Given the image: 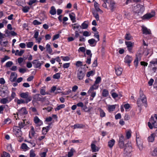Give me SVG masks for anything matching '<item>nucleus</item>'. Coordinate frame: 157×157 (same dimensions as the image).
<instances>
[{
  "label": "nucleus",
  "instance_id": "14",
  "mask_svg": "<svg viewBox=\"0 0 157 157\" xmlns=\"http://www.w3.org/2000/svg\"><path fill=\"white\" fill-rule=\"evenodd\" d=\"M12 100L10 97H7L6 98L0 99V102L1 104H6L10 102Z\"/></svg>",
  "mask_w": 157,
  "mask_h": 157
},
{
  "label": "nucleus",
  "instance_id": "23",
  "mask_svg": "<svg viewBox=\"0 0 157 157\" xmlns=\"http://www.w3.org/2000/svg\"><path fill=\"white\" fill-rule=\"evenodd\" d=\"M69 16L71 20L73 23L76 21V15L74 13L72 12L70 13L69 14Z\"/></svg>",
  "mask_w": 157,
  "mask_h": 157
},
{
  "label": "nucleus",
  "instance_id": "60",
  "mask_svg": "<svg viewBox=\"0 0 157 157\" xmlns=\"http://www.w3.org/2000/svg\"><path fill=\"white\" fill-rule=\"evenodd\" d=\"M28 143H29L30 144V145H29L30 147H34L36 145L35 143L33 141L30 140L29 141Z\"/></svg>",
  "mask_w": 157,
  "mask_h": 157
},
{
  "label": "nucleus",
  "instance_id": "9",
  "mask_svg": "<svg viewBox=\"0 0 157 157\" xmlns=\"http://www.w3.org/2000/svg\"><path fill=\"white\" fill-rule=\"evenodd\" d=\"M144 11V8L143 7H138L137 6H135L133 9V11L134 13L139 14L142 13Z\"/></svg>",
  "mask_w": 157,
  "mask_h": 157
},
{
  "label": "nucleus",
  "instance_id": "54",
  "mask_svg": "<svg viewBox=\"0 0 157 157\" xmlns=\"http://www.w3.org/2000/svg\"><path fill=\"white\" fill-rule=\"evenodd\" d=\"M99 87V85L94 83L90 87L92 88L94 90H97Z\"/></svg>",
  "mask_w": 157,
  "mask_h": 157
},
{
  "label": "nucleus",
  "instance_id": "52",
  "mask_svg": "<svg viewBox=\"0 0 157 157\" xmlns=\"http://www.w3.org/2000/svg\"><path fill=\"white\" fill-rule=\"evenodd\" d=\"M23 123L24 124L25 126H28L30 125V122L29 120H23Z\"/></svg>",
  "mask_w": 157,
  "mask_h": 157
},
{
  "label": "nucleus",
  "instance_id": "56",
  "mask_svg": "<svg viewBox=\"0 0 157 157\" xmlns=\"http://www.w3.org/2000/svg\"><path fill=\"white\" fill-rule=\"evenodd\" d=\"M78 52H81L83 53H85L86 51V48L84 47H80L78 50Z\"/></svg>",
  "mask_w": 157,
  "mask_h": 157
},
{
  "label": "nucleus",
  "instance_id": "24",
  "mask_svg": "<svg viewBox=\"0 0 157 157\" xmlns=\"http://www.w3.org/2000/svg\"><path fill=\"white\" fill-rule=\"evenodd\" d=\"M156 136L155 133H153L151 134L147 138L148 141L149 142H154L155 138Z\"/></svg>",
  "mask_w": 157,
  "mask_h": 157
},
{
  "label": "nucleus",
  "instance_id": "64",
  "mask_svg": "<svg viewBox=\"0 0 157 157\" xmlns=\"http://www.w3.org/2000/svg\"><path fill=\"white\" fill-rule=\"evenodd\" d=\"M152 155L155 156L157 155V148H155L152 151Z\"/></svg>",
  "mask_w": 157,
  "mask_h": 157
},
{
  "label": "nucleus",
  "instance_id": "6",
  "mask_svg": "<svg viewBox=\"0 0 157 157\" xmlns=\"http://www.w3.org/2000/svg\"><path fill=\"white\" fill-rule=\"evenodd\" d=\"M140 100H141L142 102L144 103V106L146 107L147 106V102L146 96L144 94L143 91L141 89L140 90Z\"/></svg>",
  "mask_w": 157,
  "mask_h": 157
},
{
  "label": "nucleus",
  "instance_id": "27",
  "mask_svg": "<svg viewBox=\"0 0 157 157\" xmlns=\"http://www.w3.org/2000/svg\"><path fill=\"white\" fill-rule=\"evenodd\" d=\"M20 148L24 151H26L29 149L27 145L24 143H22L21 144Z\"/></svg>",
  "mask_w": 157,
  "mask_h": 157
},
{
  "label": "nucleus",
  "instance_id": "35",
  "mask_svg": "<svg viewBox=\"0 0 157 157\" xmlns=\"http://www.w3.org/2000/svg\"><path fill=\"white\" fill-rule=\"evenodd\" d=\"M45 48L46 49L47 51L49 54H51L52 53V50L51 47L50 45L49 44H47L46 45Z\"/></svg>",
  "mask_w": 157,
  "mask_h": 157
},
{
  "label": "nucleus",
  "instance_id": "11",
  "mask_svg": "<svg viewBox=\"0 0 157 157\" xmlns=\"http://www.w3.org/2000/svg\"><path fill=\"white\" fill-rule=\"evenodd\" d=\"M136 141L137 146L139 150L140 151H142L143 149L142 141L139 137H138L137 136H136Z\"/></svg>",
  "mask_w": 157,
  "mask_h": 157
},
{
  "label": "nucleus",
  "instance_id": "28",
  "mask_svg": "<svg viewBox=\"0 0 157 157\" xmlns=\"http://www.w3.org/2000/svg\"><path fill=\"white\" fill-rule=\"evenodd\" d=\"M94 7L96 10L97 12H100L101 13H103L102 11L99 8L98 3L96 1H95L94 2Z\"/></svg>",
  "mask_w": 157,
  "mask_h": 157
},
{
  "label": "nucleus",
  "instance_id": "38",
  "mask_svg": "<svg viewBox=\"0 0 157 157\" xmlns=\"http://www.w3.org/2000/svg\"><path fill=\"white\" fill-rule=\"evenodd\" d=\"M40 94H37L35 95L33 98V100L34 101H40L41 98L40 97Z\"/></svg>",
  "mask_w": 157,
  "mask_h": 157
},
{
  "label": "nucleus",
  "instance_id": "22",
  "mask_svg": "<svg viewBox=\"0 0 157 157\" xmlns=\"http://www.w3.org/2000/svg\"><path fill=\"white\" fill-rule=\"evenodd\" d=\"M109 7L112 12H113L115 9V2L113 1H111L109 2Z\"/></svg>",
  "mask_w": 157,
  "mask_h": 157
},
{
  "label": "nucleus",
  "instance_id": "44",
  "mask_svg": "<svg viewBox=\"0 0 157 157\" xmlns=\"http://www.w3.org/2000/svg\"><path fill=\"white\" fill-rule=\"evenodd\" d=\"M36 155L35 153V151L33 149H31L29 152L30 157H35Z\"/></svg>",
  "mask_w": 157,
  "mask_h": 157
},
{
  "label": "nucleus",
  "instance_id": "48",
  "mask_svg": "<svg viewBox=\"0 0 157 157\" xmlns=\"http://www.w3.org/2000/svg\"><path fill=\"white\" fill-rule=\"evenodd\" d=\"M10 58L7 56H4V57L3 58L1 59V63H4L6 61V60L10 59Z\"/></svg>",
  "mask_w": 157,
  "mask_h": 157
},
{
  "label": "nucleus",
  "instance_id": "46",
  "mask_svg": "<svg viewBox=\"0 0 157 157\" xmlns=\"http://www.w3.org/2000/svg\"><path fill=\"white\" fill-rule=\"evenodd\" d=\"M26 46L27 48H32L33 45L34 43L33 42H26Z\"/></svg>",
  "mask_w": 157,
  "mask_h": 157
},
{
  "label": "nucleus",
  "instance_id": "18",
  "mask_svg": "<svg viewBox=\"0 0 157 157\" xmlns=\"http://www.w3.org/2000/svg\"><path fill=\"white\" fill-rule=\"evenodd\" d=\"M142 31L143 34L145 35H150L151 34V32L150 30L147 29L144 26H142Z\"/></svg>",
  "mask_w": 157,
  "mask_h": 157
},
{
  "label": "nucleus",
  "instance_id": "41",
  "mask_svg": "<svg viewBox=\"0 0 157 157\" xmlns=\"http://www.w3.org/2000/svg\"><path fill=\"white\" fill-rule=\"evenodd\" d=\"M98 110L99 111L100 116L101 117H105V113L103 110L100 108H98Z\"/></svg>",
  "mask_w": 157,
  "mask_h": 157
},
{
  "label": "nucleus",
  "instance_id": "1",
  "mask_svg": "<svg viewBox=\"0 0 157 157\" xmlns=\"http://www.w3.org/2000/svg\"><path fill=\"white\" fill-rule=\"evenodd\" d=\"M132 147L131 144L128 143L125 144L124 151V157H130L132 155Z\"/></svg>",
  "mask_w": 157,
  "mask_h": 157
},
{
  "label": "nucleus",
  "instance_id": "37",
  "mask_svg": "<svg viewBox=\"0 0 157 157\" xmlns=\"http://www.w3.org/2000/svg\"><path fill=\"white\" fill-rule=\"evenodd\" d=\"M88 21H84L81 25L82 28L83 29H86L88 27Z\"/></svg>",
  "mask_w": 157,
  "mask_h": 157
},
{
  "label": "nucleus",
  "instance_id": "8",
  "mask_svg": "<svg viewBox=\"0 0 157 157\" xmlns=\"http://www.w3.org/2000/svg\"><path fill=\"white\" fill-rule=\"evenodd\" d=\"M155 15V12L154 11H152L150 13H147L144 15L142 18L144 20H148L151 18L154 17Z\"/></svg>",
  "mask_w": 157,
  "mask_h": 157
},
{
  "label": "nucleus",
  "instance_id": "7",
  "mask_svg": "<svg viewBox=\"0 0 157 157\" xmlns=\"http://www.w3.org/2000/svg\"><path fill=\"white\" fill-rule=\"evenodd\" d=\"M119 137L118 141V144L121 148H123L124 147V136L122 134H120L119 135Z\"/></svg>",
  "mask_w": 157,
  "mask_h": 157
},
{
  "label": "nucleus",
  "instance_id": "26",
  "mask_svg": "<svg viewBox=\"0 0 157 157\" xmlns=\"http://www.w3.org/2000/svg\"><path fill=\"white\" fill-rule=\"evenodd\" d=\"M50 125H49L46 127H43L42 130V134L45 135L48 132L50 129Z\"/></svg>",
  "mask_w": 157,
  "mask_h": 157
},
{
  "label": "nucleus",
  "instance_id": "42",
  "mask_svg": "<svg viewBox=\"0 0 157 157\" xmlns=\"http://www.w3.org/2000/svg\"><path fill=\"white\" fill-rule=\"evenodd\" d=\"M75 151L74 149L73 148H71L70 151L68 152V157H71L73 155L74 152Z\"/></svg>",
  "mask_w": 157,
  "mask_h": 157
},
{
  "label": "nucleus",
  "instance_id": "50",
  "mask_svg": "<svg viewBox=\"0 0 157 157\" xmlns=\"http://www.w3.org/2000/svg\"><path fill=\"white\" fill-rule=\"evenodd\" d=\"M131 131L129 130L126 132V137L127 139H129L131 137Z\"/></svg>",
  "mask_w": 157,
  "mask_h": 157
},
{
  "label": "nucleus",
  "instance_id": "25",
  "mask_svg": "<svg viewBox=\"0 0 157 157\" xmlns=\"http://www.w3.org/2000/svg\"><path fill=\"white\" fill-rule=\"evenodd\" d=\"M132 60V58L130 56L127 55L125 57L124 61L125 63L129 64Z\"/></svg>",
  "mask_w": 157,
  "mask_h": 157
},
{
  "label": "nucleus",
  "instance_id": "2",
  "mask_svg": "<svg viewBox=\"0 0 157 157\" xmlns=\"http://www.w3.org/2000/svg\"><path fill=\"white\" fill-rule=\"evenodd\" d=\"M13 134L17 137H21L22 135V133L20 128L17 126H14L13 128Z\"/></svg>",
  "mask_w": 157,
  "mask_h": 157
},
{
  "label": "nucleus",
  "instance_id": "40",
  "mask_svg": "<svg viewBox=\"0 0 157 157\" xmlns=\"http://www.w3.org/2000/svg\"><path fill=\"white\" fill-rule=\"evenodd\" d=\"M24 52V50H21L19 51V50H17L15 51V55L16 56H21Z\"/></svg>",
  "mask_w": 157,
  "mask_h": 157
},
{
  "label": "nucleus",
  "instance_id": "58",
  "mask_svg": "<svg viewBox=\"0 0 157 157\" xmlns=\"http://www.w3.org/2000/svg\"><path fill=\"white\" fill-rule=\"evenodd\" d=\"M1 157H10V154L6 152H3Z\"/></svg>",
  "mask_w": 157,
  "mask_h": 157
},
{
  "label": "nucleus",
  "instance_id": "34",
  "mask_svg": "<svg viewBox=\"0 0 157 157\" xmlns=\"http://www.w3.org/2000/svg\"><path fill=\"white\" fill-rule=\"evenodd\" d=\"M85 127V125L82 124H74L73 126L74 129L76 128H82Z\"/></svg>",
  "mask_w": 157,
  "mask_h": 157
},
{
  "label": "nucleus",
  "instance_id": "62",
  "mask_svg": "<svg viewBox=\"0 0 157 157\" xmlns=\"http://www.w3.org/2000/svg\"><path fill=\"white\" fill-rule=\"evenodd\" d=\"M83 35L85 36H89L90 35V34L87 31H85L83 32Z\"/></svg>",
  "mask_w": 157,
  "mask_h": 157
},
{
  "label": "nucleus",
  "instance_id": "3",
  "mask_svg": "<svg viewBox=\"0 0 157 157\" xmlns=\"http://www.w3.org/2000/svg\"><path fill=\"white\" fill-rule=\"evenodd\" d=\"M147 124L150 129H152L153 127L155 128H157V122L152 116L151 117L149 121L148 122Z\"/></svg>",
  "mask_w": 157,
  "mask_h": 157
},
{
  "label": "nucleus",
  "instance_id": "55",
  "mask_svg": "<svg viewBox=\"0 0 157 157\" xmlns=\"http://www.w3.org/2000/svg\"><path fill=\"white\" fill-rule=\"evenodd\" d=\"M13 64V62L11 61L7 62L6 64V67H10Z\"/></svg>",
  "mask_w": 157,
  "mask_h": 157
},
{
  "label": "nucleus",
  "instance_id": "33",
  "mask_svg": "<svg viewBox=\"0 0 157 157\" xmlns=\"http://www.w3.org/2000/svg\"><path fill=\"white\" fill-rule=\"evenodd\" d=\"M49 13L52 15H54L56 14V9L54 6L51 7Z\"/></svg>",
  "mask_w": 157,
  "mask_h": 157
},
{
  "label": "nucleus",
  "instance_id": "30",
  "mask_svg": "<svg viewBox=\"0 0 157 157\" xmlns=\"http://www.w3.org/2000/svg\"><path fill=\"white\" fill-rule=\"evenodd\" d=\"M116 73L117 75H121L123 71L121 67H117L115 69Z\"/></svg>",
  "mask_w": 157,
  "mask_h": 157
},
{
  "label": "nucleus",
  "instance_id": "32",
  "mask_svg": "<svg viewBox=\"0 0 157 157\" xmlns=\"http://www.w3.org/2000/svg\"><path fill=\"white\" fill-rule=\"evenodd\" d=\"M14 101L15 102H16L18 105H19L21 104H26V101L23 99H19L18 98H16L14 100Z\"/></svg>",
  "mask_w": 157,
  "mask_h": 157
},
{
  "label": "nucleus",
  "instance_id": "63",
  "mask_svg": "<svg viewBox=\"0 0 157 157\" xmlns=\"http://www.w3.org/2000/svg\"><path fill=\"white\" fill-rule=\"evenodd\" d=\"M33 24L34 25H38L41 24V22L39 21L36 20H34L33 22Z\"/></svg>",
  "mask_w": 157,
  "mask_h": 157
},
{
  "label": "nucleus",
  "instance_id": "59",
  "mask_svg": "<svg viewBox=\"0 0 157 157\" xmlns=\"http://www.w3.org/2000/svg\"><path fill=\"white\" fill-rule=\"evenodd\" d=\"M75 65L77 67H79L82 66V62L79 61H77L76 62Z\"/></svg>",
  "mask_w": 157,
  "mask_h": 157
},
{
  "label": "nucleus",
  "instance_id": "43",
  "mask_svg": "<svg viewBox=\"0 0 157 157\" xmlns=\"http://www.w3.org/2000/svg\"><path fill=\"white\" fill-rule=\"evenodd\" d=\"M109 95V92L108 90L106 89H104L103 90L102 95L104 97H106Z\"/></svg>",
  "mask_w": 157,
  "mask_h": 157
},
{
  "label": "nucleus",
  "instance_id": "29",
  "mask_svg": "<svg viewBox=\"0 0 157 157\" xmlns=\"http://www.w3.org/2000/svg\"><path fill=\"white\" fill-rule=\"evenodd\" d=\"M35 134V132L34 131V128L33 127H32L31 130H30L29 132V138L30 139L32 138L34 136Z\"/></svg>",
  "mask_w": 157,
  "mask_h": 157
},
{
  "label": "nucleus",
  "instance_id": "57",
  "mask_svg": "<svg viewBox=\"0 0 157 157\" xmlns=\"http://www.w3.org/2000/svg\"><path fill=\"white\" fill-rule=\"evenodd\" d=\"M92 57L91 56H88L87 58V60L86 61V63L88 64H90L91 63V58Z\"/></svg>",
  "mask_w": 157,
  "mask_h": 157
},
{
  "label": "nucleus",
  "instance_id": "16",
  "mask_svg": "<svg viewBox=\"0 0 157 157\" xmlns=\"http://www.w3.org/2000/svg\"><path fill=\"white\" fill-rule=\"evenodd\" d=\"M125 44L127 46L128 51L131 52L134 45V43H132L131 41H125Z\"/></svg>",
  "mask_w": 157,
  "mask_h": 157
},
{
  "label": "nucleus",
  "instance_id": "39",
  "mask_svg": "<svg viewBox=\"0 0 157 157\" xmlns=\"http://www.w3.org/2000/svg\"><path fill=\"white\" fill-rule=\"evenodd\" d=\"M65 107V105L64 104H60L59 105H57V107L55 109V111H57L64 108Z\"/></svg>",
  "mask_w": 157,
  "mask_h": 157
},
{
  "label": "nucleus",
  "instance_id": "17",
  "mask_svg": "<svg viewBox=\"0 0 157 157\" xmlns=\"http://www.w3.org/2000/svg\"><path fill=\"white\" fill-rule=\"evenodd\" d=\"M17 75L16 73L14 72H12L10 76L9 79L11 82L15 81L17 79Z\"/></svg>",
  "mask_w": 157,
  "mask_h": 157
},
{
  "label": "nucleus",
  "instance_id": "20",
  "mask_svg": "<svg viewBox=\"0 0 157 157\" xmlns=\"http://www.w3.org/2000/svg\"><path fill=\"white\" fill-rule=\"evenodd\" d=\"M98 41H96L94 39L92 38L88 40V43L91 46L94 47L96 46Z\"/></svg>",
  "mask_w": 157,
  "mask_h": 157
},
{
  "label": "nucleus",
  "instance_id": "21",
  "mask_svg": "<svg viewBox=\"0 0 157 157\" xmlns=\"http://www.w3.org/2000/svg\"><path fill=\"white\" fill-rule=\"evenodd\" d=\"M139 54V55L137 56L136 57L134 62V64L136 67L138 66L139 61H140L141 59V54Z\"/></svg>",
  "mask_w": 157,
  "mask_h": 157
},
{
  "label": "nucleus",
  "instance_id": "4",
  "mask_svg": "<svg viewBox=\"0 0 157 157\" xmlns=\"http://www.w3.org/2000/svg\"><path fill=\"white\" fill-rule=\"evenodd\" d=\"M20 96L22 98L25 99V101H26V104L30 101L32 99V97L29 96V93L28 92L22 93L20 94Z\"/></svg>",
  "mask_w": 157,
  "mask_h": 157
},
{
  "label": "nucleus",
  "instance_id": "36",
  "mask_svg": "<svg viewBox=\"0 0 157 157\" xmlns=\"http://www.w3.org/2000/svg\"><path fill=\"white\" fill-rule=\"evenodd\" d=\"M44 152H41L40 153V157H46L47 153L48 151V149L44 148Z\"/></svg>",
  "mask_w": 157,
  "mask_h": 157
},
{
  "label": "nucleus",
  "instance_id": "49",
  "mask_svg": "<svg viewBox=\"0 0 157 157\" xmlns=\"http://www.w3.org/2000/svg\"><path fill=\"white\" fill-rule=\"evenodd\" d=\"M73 29L75 30V29H78L81 26L79 25H77L76 23H75L72 25Z\"/></svg>",
  "mask_w": 157,
  "mask_h": 157
},
{
  "label": "nucleus",
  "instance_id": "53",
  "mask_svg": "<svg viewBox=\"0 0 157 157\" xmlns=\"http://www.w3.org/2000/svg\"><path fill=\"white\" fill-rule=\"evenodd\" d=\"M8 42L7 40H6L5 41H3L2 40H1L0 42V44L1 45L3 46H6L7 45Z\"/></svg>",
  "mask_w": 157,
  "mask_h": 157
},
{
  "label": "nucleus",
  "instance_id": "5",
  "mask_svg": "<svg viewBox=\"0 0 157 157\" xmlns=\"http://www.w3.org/2000/svg\"><path fill=\"white\" fill-rule=\"evenodd\" d=\"M28 113V111L25 107H23L18 110L17 115L18 117H24Z\"/></svg>",
  "mask_w": 157,
  "mask_h": 157
},
{
  "label": "nucleus",
  "instance_id": "51",
  "mask_svg": "<svg viewBox=\"0 0 157 157\" xmlns=\"http://www.w3.org/2000/svg\"><path fill=\"white\" fill-rule=\"evenodd\" d=\"M60 73H57L54 74L53 76V78L54 79H59L60 78Z\"/></svg>",
  "mask_w": 157,
  "mask_h": 157
},
{
  "label": "nucleus",
  "instance_id": "13",
  "mask_svg": "<svg viewBox=\"0 0 157 157\" xmlns=\"http://www.w3.org/2000/svg\"><path fill=\"white\" fill-rule=\"evenodd\" d=\"M96 142V141H93L90 145L91 148L93 152L98 151L99 150V148L95 145V143Z\"/></svg>",
  "mask_w": 157,
  "mask_h": 157
},
{
  "label": "nucleus",
  "instance_id": "15",
  "mask_svg": "<svg viewBox=\"0 0 157 157\" xmlns=\"http://www.w3.org/2000/svg\"><path fill=\"white\" fill-rule=\"evenodd\" d=\"M33 66L35 68H40L42 63L37 59L33 60L32 62Z\"/></svg>",
  "mask_w": 157,
  "mask_h": 157
},
{
  "label": "nucleus",
  "instance_id": "19",
  "mask_svg": "<svg viewBox=\"0 0 157 157\" xmlns=\"http://www.w3.org/2000/svg\"><path fill=\"white\" fill-rule=\"evenodd\" d=\"M115 140L114 139H112L109 140L108 142V146L110 149H112L115 144Z\"/></svg>",
  "mask_w": 157,
  "mask_h": 157
},
{
  "label": "nucleus",
  "instance_id": "47",
  "mask_svg": "<svg viewBox=\"0 0 157 157\" xmlns=\"http://www.w3.org/2000/svg\"><path fill=\"white\" fill-rule=\"evenodd\" d=\"M125 39L127 40H130L132 38V37L130 35V34L127 33L124 36Z\"/></svg>",
  "mask_w": 157,
  "mask_h": 157
},
{
  "label": "nucleus",
  "instance_id": "61",
  "mask_svg": "<svg viewBox=\"0 0 157 157\" xmlns=\"http://www.w3.org/2000/svg\"><path fill=\"white\" fill-rule=\"evenodd\" d=\"M40 94L42 95H45V94H48V93L45 91V90L44 89H41L40 90Z\"/></svg>",
  "mask_w": 157,
  "mask_h": 157
},
{
  "label": "nucleus",
  "instance_id": "45",
  "mask_svg": "<svg viewBox=\"0 0 157 157\" xmlns=\"http://www.w3.org/2000/svg\"><path fill=\"white\" fill-rule=\"evenodd\" d=\"M30 9V8L28 6H26L25 7H23V8L22 9V11L23 12L25 13H27Z\"/></svg>",
  "mask_w": 157,
  "mask_h": 157
},
{
  "label": "nucleus",
  "instance_id": "10",
  "mask_svg": "<svg viewBox=\"0 0 157 157\" xmlns=\"http://www.w3.org/2000/svg\"><path fill=\"white\" fill-rule=\"evenodd\" d=\"M85 75V72L84 71L79 69L77 73V77L79 80L83 79Z\"/></svg>",
  "mask_w": 157,
  "mask_h": 157
},
{
  "label": "nucleus",
  "instance_id": "12",
  "mask_svg": "<svg viewBox=\"0 0 157 157\" xmlns=\"http://www.w3.org/2000/svg\"><path fill=\"white\" fill-rule=\"evenodd\" d=\"M33 121L36 126H40L43 124L42 121L37 116L34 117Z\"/></svg>",
  "mask_w": 157,
  "mask_h": 157
},
{
  "label": "nucleus",
  "instance_id": "31",
  "mask_svg": "<svg viewBox=\"0 0 157 157\" xmlns=\"http://www.w3.org/2000/svg\"><path fill=\"white\" fill-rule=\"evenodd\" d=\"M116 105H109L108 106V110L109 112L113 111L115 109Z\"/></svg>",
  "mask_w": 157,
  "mask_h": 157
}]
</instances>
